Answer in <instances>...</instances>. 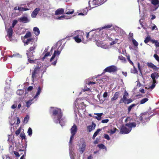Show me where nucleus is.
Returning <instances> with one entry per match:
<instances>
[{"instance_id": "f704fd0d", "label": "nucleus", "mask_w": 159, "mask_h": 159, "mask_svg": "<svg viewBox=\"0 0 159 159\" xmlns=\"http://www.w3.org/2000/svg\"><path fill=\"white\" fill-rule=\"evenodd\" d=\"M113 29H114L116 32L118 31H120V32H123L122 30L119 27H118L116 26H113Z\"/></svg>"}, {"instance_id": "9b49d317", "label": "nucleus", "mask_w": 159, "mask_h": 159, "mask_svg": "<svg viewBox=\"0 0 159 159\" xmlns=\"http://www.w3.org/2000/svg\"><path fill=\"white\" fill-rule=\"evenodd\" d=\"M7 34L6 37L8 41H11L12 36L13 33V29L11 27H9L7 30Z\"/></svg>"}, {"instance_id": "338daca9", "label": "nucleus", "mask_w": 159, "mask_h": 159, "mask_svg": "<svg viewBox=\"0 0 159 159\" xmlns=\"http://www.w3.org/2000/svg\"><path fill=\"white\" fill-rule=\"evenodd\" d=\"M20 137H21L22 139H25L26 136H25V135L24 134L21 133L20 134Z\"/></svg>"}, {"instance_id": "6e6d98bb", "label": "nucleus", "mask_w": 159, "mask_h": 159, "mask_svg": "<svg viewBox=\"0 0 159 159\" xmlns=\"http://www.w3.org/2000/svg\"><path fill=\"white\" fill-rule=\"evenodd\" d=\"M61 43L60 42H57L56 44L55 45V46H54V47H52L51 49V51H52V49L54 48H55L57 47L58 46H59V47L61 46Z\"/></svg>"}, {"instance_id": "052dcab7", "label": "nucleus", "mask_w": 159, "mask_h": 159, "mask_svg": "<svg viewBox=\"0 0 159 159\" xmlns=\"http://www.w3.org/2000/svg\"><path fill=\"white\" fill-rule=\"evenodd\" d=\"M104 137L105 139H107L108 140H109L110 139L109 136L107 134H104Z\"/></svg>"}, {"instance_id": "bb28decb", "label": "nucleus", "mask_w": 159, "mask_h": 159, "mask_svg": "<svg viewBox=\"0 0 159 159\" xmlns=\"http://www.w3.org/2000/svg\"><path fill=\"white\" fill-rule=\"evenodd\" d=\"M33 31L34 34L36 36L39 35L40 34L39 30L38 27H34L33 28Z\"/></svg>"}, {"instance_id": "603ef678", "label": "nucleus", "mask_w": 159, "mask_h": 159, "mask_svg": "<svg viewBox=\"0 0 159 159\" xmlns=\"http://www.w3.org/2000/svg\"><path fill=\"white\" fill-rule=\"evenodd\" d=\"M117 129L116 128H114L113 129H111L110 130V131L109 132V133H110L111 134H114Z\"/></svg>"}, {"instance_id": "09e8293b", "label": "nucleus", "mask_w": 159, "mask_h": 159, "mask_svg": "<svg viewBox=\"0 0 159 159\" xmlns=\"http://www.w3.org/2000/svg\"><path fill=\"white\" fill-rule=\"evenodd\" d=\"M28 10H29V9L23 7H20L19 9V11H25Z\"/></svg>"}, {"instance_id": "e433bc0d", "label": "nucleus", "mask_w": 159, "mask_h": 159, "mask_svg": "<svg viewBox=\"0 0 159 159\" xmlns=\"http://www.w3.org/2000/svg\"><path fill=\"white\" fill-rule=\"evenodd\" d=\"M151 37L150 36L148 35L145 39L144 42L145 43H147L149 42L150 41Z\"/></svg>"}, {"instance_id": "4d7b16f0", "label": "nucleus", "mask_w": 159, "mask_h": 159, "mask_svg": "<svg viewBox=\"0 0 159 159\" xmlns=\"http://www.w3.org/2000/svg\"><path fill=\"white\" fill-rule=\"evenodd\" d=\"M133 101V100L132 99L130 98L128 99H127L125 101V104H129L131 102H132Z\"/></svg>"}, {"instance_id": "e2e57ef3", "label": "nucleus", "mask_w": 159, "mask_h": 159, "mask_svg": "<svg viewBox=\"0 0 159 159\" xmlns=\"http://www.w3.org/2000/svg\"><path fill=\"white\" fill-rule=\"evenodd\" d=\"M88 11V10H87V11H86L85 10L83 12H81L79 13V15H85L87 14Z\"/></svg>"}, {"instance_id": "dca6fc26", "label": "nucleus", "mask_w": 159, "mask_h": 159, "mask_svg": "<svg viewBox=\"0 0 159 159\" xmlns=\"http://www.w3.org/2000/svg\"><path fill=\"white\" fill-rule=\"evenodd\" d=\"M96 0H93L92 1L89 0V7L92 8H93L97 6V5H98L101 3L98 2H96Z\"/></svg>"}, {"instance_id": "6ab92c4d", "label": "nucleus", "mask_w": 159, "mask_h": 159, "mask_svg": "<svg viewBox=\"0 0 159 159\" xmlns=\"http://www.w3.org/2000/svg\"><path fill=\"white\" fill-rule=\"evenodd\" d=\"M40 9L39 8H36L33 11L31 14V17L32 18H35L36 15L38 13L39 11H40Z\"/></svg>"}, {"instance_id": "5701e85b", "label": "nucleus", "mask_w": 159, "mask_h": 159, "mask_svg": "<svg viewBox=\"0 0 159 159\" xmlns=\"http://www.w3.org/2000/svg\"><path fill=\"white\" fill-rule=\"evenodd\" d=\"M96 126L95 124L93 122L92 123L91 125L88 126L87 127V129L88 130L89 132H90L93 130H94L95 127Z\"/></svg>"}, {"instance_id": "6e6552de", "label": "nucleus", "mask_w": 159, "mask_h": 159, "mask_svg": "<svg viewBox=\"0 0 159 159\" xmlns=\"http://www.w3.org/2000/svg\"><path fill=\"white\" fill-rule=\"evenodd\" d=\"M147 115L143 114L142 116H141L138 118H137V120L136 122H134L136 124V125H139L140 123V122H141L143 124L146 122L144 120H145L146 121H147L149 120V117H146Z\"/></svg>"}, {"instance_id": "20e7f679", "label": "nucleus", "mask_w": 159, "mask_h": 159, "mask_svg": "<svg viewBox=\"0 0 159 159\" xmlns=\"http://www.w3.org/2000/svg\"><path fill=\"white\" fill-rule=\"evenodd\" d=\"M107 78V77H106L105 78L98 79L97 80L96 82H91L89 81H85V84H87V85L88 86V87L87 86L85 87L83 90L84 91H89L90 90V89L89 88V87H90L89 86L92 84H103L106 81V79Z\"/></svg>"}, {"instance_id": "69168bd1", "label": "nucleus", "mask_w": 159, "mask_h": 159, "mask_svg": "<svg viewBox=\"0 0 159 159\" xmlns=\"http://www.w3.org/2000/svg\"><path fill=\"white\" fill-rule=\"evenodd\" d=\"M154 57L157 61L159 62V57L157 54H154Z\"/></svg>"}, {"instance_id": "aec40b11", "label": "nucleus", "mask_w": 159, "mask_h": 159, "mask_svg": "<svg viewBox=\"0 0 159 159\" xmlns=\"http://www.w3.org/2000/svg\"><path fill=\"white\" fill-rule=\"evenodd\" d=\"M86 146L85 143V142H83L79 148L80 152H81L82 153L85 151Z\"/></svg>"}, {"instance_id": "72a5a7b5", "label": "nucleus", "mask_w": 159, "mask_h": 159, "mask_svg": "<svg viewBox=\"0 0 159 159\" xmlns=\"http://www.w3.org/2000/svg\"><path fill=\"white\" fill-rule=\"evenodd\" d=\"M52 53V52H46L44 55V57L42 58V60H44V59L50 56L51 54Z\"/></svg>"}, {"instance_id": "13d9d810", "label": "nucleus", "mask_w": 159, "mask_h": 159, "mask_svg": "<svg viewBox=\"0 0 159 159\" xmlns=\"http://www.w3.org/2000/svg\"><path fill=\"white\" fill-rule=\"evenodd\" d=\"M32 58H28V62L30 63H34L35 61L36 60V59L34 60H32L31 59Z\"/></svg>"}, {"instance_id": "4c0bfd02", "label": "nucleus", "mask_w": 159, "mask_h": 159, "mask_svg": "<svg viewBox=\"0 0 159 159\" xmlns=\"http://www.w3.org/2000/svg\"><path fill=\"white\" fill-rule=\"evenodd\" d=\"M148 99L147 98H145L142 99L140 101V104H142L145 103L146 102L148 101Z\"/></svg>"}, {"instance_id": "2f4dec72", "label": "nucleus", "mask_w": 159, "mask_h": 159, "mask_svg": "<svg viewBox=\"0 0 159 159\" xmlns=\"http://www.w3.org/2000/svg\"><path fill=\"white\" fill-rule=\"evenodd\" d=\"M139 22L140 24L142 25V27H143L144 29L146 30V29L148 28V25L146 23H145L144 25H143L142 24L143 22H141L140 21V20H139Z\"/></svg>"}, {"instance_id": "f8f14e48", "label": "nucleus", "mask_w": 159, "mask_h": 159, "mask_svg": "<svg viewBox=\"0 0 159 159\" xmlns=\"http://www.w3.org/2000/svg\"><path fill=\"white\" fill-rule=\"evenodd\" d=\"M39 67H35L32 73V77L33 80L35 79L39 75Z\"/></svg>"}, {"instance_id": "f3484780", "label": "nucleus", "mask_w": 159, "mask_h": 159, "mask_svg": "<svg viewBox=\"0 0 159 159\" xmlns=\"http://www.w3.org/2000/svg\"><path fill=\"white\" fill-rule=\"evenodd\" d=\"M159 76L158 73L157 72H154L152 73L151 75V77L152 80L153 81L154 83H157V81L156 80L157 79Z\"/></svg>"}, {"instance_id": "a19ab883", "label": "nucleus", "mask_w": 159, "mask_h": 159, "mask_svg": "<svg viewBox=\"0 0 159 159\" xmlns=\"http://www.w3.org/2000/svg\"><path fill=\"white\" fill-rule=\"evenodd\" d=\"M112 25L111 24L106 25L102 27L101 29H109L111 28L112 26Z\"/></svg>"}, {"instance_id": "0e129e2a", "label": "nucleus", "mask_w": 159, "mask_h": 159, "mask_svg": "<svg viewBox=\"0 0 159 159\" xmlns=\"http://www.w3.org/2000/svg\"><path fill=\"white\" fill-rule=\"evenodd\" d=\"M157 83H154V82L153 81V82H152V84L150 87V88L151 89H153L155 86V85H156V84H157Z\"/></svg>"}, {"instance_id": "2eb2a0df", "label": "nucleus", "mask_w": 159, "mask_h": 159, "mask_svg": "<svg viewBox=\"0 0 159 159\" xmlns=\"http://www.w3.org/2000/svg\"><path fill=\"white\" fill-rule=\"evenodd\" d=\"M18 21L20 22L27 23L30 22V20L26 16H23L18 19Z\"/></svg>"}, {"instance_id": "473e14b6", "label": "nucleus", "mask_w": 159, "mask_h": 159, "mask_svg": "<svg viewBox=\"0 0 159 159\" xmlns=\"http://www.w3.org/2000/svg\"><path fill=\"white\" fill-rule=\"evenodd\" d=\"M101 131V129H97V130L94 133L93 137L92 138L93 139H94L96 137L97 135L99 132Z\"/></svg>"}, {"instance_id": "7ed1b4c3", "label": "nucleus", "mask_w": 159, "mask_h": 159, "mask_svg": "<svg viewBox=\"0 0 159 159\" xmlns=\"http://www.w3.org/2000/svg\"><path fill=\"white\" fill-rule=\"evenodd\" d=\"M42 89V88L39 86L38 88L37 91L36 92V94L34 96H33V98L30 99L26 102V107H27L29 108L30 107L32 104L37 100L41 93Z\"/></svg>"}, {"instance_id": "8fccbe9b", "label": "nucleus", "mask_w": 159, "mask_h": 159, "mask_svg": "<svg viewBox=\"0 0 159 159\" xmlns=\"http://www.w3.org/2000/svg\"><path fill=\"white\" fill-rule=\"evenodd\" d=\"M136 104H133L129 106L128 107V110L129 112L130 111L131 109L133 107L136 106Z\"/></svg>"}, {"instance_id": "58836bf2", "label": "nucleus", "mask_w": 159, "mask_h": 159, "mask_svg": "<svg viewBox=\"0 0 159 159\" xmlns=\"http://www.w3.org/2000/svg\"><path fill=\"white\" fill-rule=\"evenodd\" d=\"M33 89V87L32 86H30L25 89V95L27 93V92L31 91Z\"/></svg>"}, {"instance_id": "680f3d73", "label": "nucleus", "mask_w": 159, "mask_h": 159, "mask_svg": "<svg viewBox=\"0 0 159 159\" xmlns=\"http://www.w3.org/2000/svg\"><path fill=\"white\" fill-rule=\"evenodd\" d=\"M5 97L6 98L7 97H8L7 98V100H10V97H11V94H8L7 93H6V94H5Z\"/></svg>"}, {"instance_id": "3c124183", "label": "nucleus", "mask_w": 159, "mask_h": 159, "mask_svg": "<svg viewBox=\"0 0 159 159\" xmlns=\"http://www.w3.org/2000/svg\"><path fill=\"white\" fill-rule=\"evenodd\" d=\"M17 22L18 21L17 20H14L13 21L12 26H10V27H11L12 29V28H13L15 25L17 23Z\"/></svg>"}, {"instance_id": "9d476101", "label": "nucleus", "mask_w": 159, "mask_h": 159, "mask_svg": "<svg viewBox=\"0 0 159 159\" xmlns=\"http://www.w3.org/2000/svg\"><path fill=\"white\" fill-rule=\"evenodd\" d=\"M34 47H30L29 49L27 51L26 55L28 58H33L34 55H33V53L34 52Z\"/></svg>"}, {"instance_id": "39448f33", "label": "nucleus", "mask_w": 159, "mask_h": 159, "mask_svg": "<svg viewBox=\"0 0 159 159\" xmlns=\"http://www.w3.org/2000/svg\"><path fill=\"white\" fill-rule=\"evenodd\" d=\"M84 33L81 31H75L72 33V36H75L74 37L75 42L77 43H80L83 41V36L84 35Z\"/></svg>"}, {"instance_id": "5fc2aeb1", "label": "nucleus", "mask_w": 159, "mask_h": 159, "mask_svg": "<svg viewBox=\"0 0 159 159\" xmlns=\"http://www.w3.org/2000/svg\"><path fill=\"white\" fill-rule=\"evenodd\" d=\"M96 0V2H98L101 3L98 5H97V6L100 5L102 4H103L104 2H106L107 0H106L105 1H104V0Z\"/></svg>"}, {"instance_id": "49530a36", "label": "nucleus", "mask_w": 159, "mask_h": 159, "mask_svg": "<svg viewBox=\"0 0 159 159\" xmlns=\"http://www.w3.org/2000/svg\"><path fill=\"white\" fill-rule=\"evenodd\" d=\"M29 116L28 115H27L24 118V123L25 124L27 123L29 120Z\"/></svg>"}, {"instance_id": "79ce46f5", "label": "nucleus", "mask_w": 159, "mask_h": 159, "mask_svg": "<svg viewBox=\"0 0 159 159\" xmlns=\"http://www.w3.org/2000/svg\"><path fill=\"white\" fill-rule=\"evenodd\" d=\"M27 133H28L29 136H31L32 134V130L31 128L29 127L27 131Z\"/></svg>"}, {"instance_id": "a211bd4d", "label": "nucleus", "mask_w": 159, "mask_h": 159, "mask_svg": "<svg viewBox=\"0 0 159 159\" xmlns=\"http://www.w3.org/2000/svg\"><path fill=\"white\" fill-rule=\"evenodd\" d=\"M61 52V51L59 50H57V51L56 50L55 51L53 55L50 59V61H52L57 55V56H58L60 55Z\"/></svg>"}, {"instance_id": "1a4fd4ad", "label": "nucleus", "mask_w": 159, "mask_h": 159, "mask_svg": "<svg viewBox=\"0 0 159 159\" xmlns=\"http://www.w3.org/2000/svg\"><path fill=\"white\" fill-rule=\"evenodd\" d=\"M117 70V67L114 65H111L106 67L104 70L105 72H108L110 73H114Z\"/></svg>"}, {"instance_id": "c03bdc74", "label": "nucleus", "mask_w": 159, "mask_h": 159, "mask_svg": "<svg viewBox=\"0 0 159 159\" xmlns=\"http://www.w3.org/2000/svg\"><path fill=\"white\" fill-rule=\"evenodd\" d=\"M118 59L121 60L123 62H125L126 61V58L125 57H123L122 56H119L118 57Z\"/></svg>"}, {"instance_id": "4468645a", "label": "nucleus", "mask_w": 159, "mask_h": 159, "mask_svg": "<svg viewBox=\"0 0 159 159\" xmlns=\"http://www.w3.org/2000/svg\"><path fill=\"white\" fill-rule=\"evenodd\" d=\"M151 3L154 6L152 11H156L159 7V0H151Z\"/></svg>"}, {"instance_id": "393cba45", "label": "nucleus", "mask_w": 159, "mask_h": 159, "mask_svg": "<svg viewBox=\"0 0 159 159\" xmlns=\"http://www.w3.org/2000/svg\"><path fill=\"white\" fill-rule=\"evenodd\" d=\"M64 12V9L63 8H59L57 9L55 11V15H61L63 14Z\"/></svg>"}, {"instance_id": "a878e982", "label": "nucleus", "mask_w": 159, "mask_h": 159, "mask_svg": "<svg viewBox=\"0 0 159 159\" xmlns=\"http://www.w3.org/2000/svg\"><path fill=\"white\" fill-rule=\"evenodd\" d=\"M97 116H93V117L97 119L98 120H100L102 118V116L103 115V113H96L95 114Z\"/></svg>"}, {"instance_id": "4be33fe9", "label": "nucleus", "mask_w": 159, "mask_h": 159, "mask_svg": "<svg viewBox=\"0 0 159 159\" xmlns=\"http://www.w3.org/2000/svg\"><path fill=\"white\" fill-rule=\"evenodd\" d=\"M119 95V92H116L114 94L113 97L111 98L110 102H112L117 100L118 98Z\"/></svg>"}, {"instance_id": "864d4df0", "label": "nucleus", "mask_w": 159, "mask_h": 159, "mask_svg": "<svg viewBox=\"0 0 159 159\" xmlns=\"http://www.w3.org/2000/svg\"><path fill=\"white\" fill-rule=\"evenodd\" d=\"M132 43L134 46L135 47H137L139 45L138 43L134 39H132Z\"/></svg>"}, {"instance_id": "0eeeda50", "label": "nucleus", "mask_w": 159, "mask_h": 159, "mask_svg": "<svg viewBox=\"0 0 159 159\" xmlns=\"http://www.w3.org/2000/svg\"><path fill=\"white\" fill-rule=\"evenodd\" d=\"M77 126L75 125H74L71 127L70 129V133L71 135L70 138V140L69 141V146H70V144L71 141L74 139V136L77 133Z\"/></svg>"}, {"instance_id": "37998d69", "label": "nucleus", "mask_w": 159, "mask_h": 159, "mask_svg": "<svg viewBox=\"0 0 159 159\" xmlns=\"http://www.w3.org/2000/svg\"><path fill=\"white\" fill-rule=\"evenodd\" d=\"M98 146L99 148L100 149H105L106 150H107L106 147L103 144H98Z\"/></svg>"}, {"instance_id": "423d86ee", "label": "nucleus", "mask_w": 159, "mask_h": 159, "mask_svg": "<svg viewBox=\"0 0 159 159\" xmlns=\"http://www.w3.org/2000/svg\"><path fill=\"white\" fill-rule=\"evenodd\" d=\"M22 40L23 42L24 43L25 46L29 44H30L32 45L33 46H31L30 47H34L35 46L34 49H35L37 45L36 43V41L35 40L34 38H31L28 39H23Z\"/></svg>"}, {"instance_id": "c756f323", "label": "nucleus", "mask_w": 159, "mask_h": 159, "mask_svg": "<svg viewBox=\"0 0 159 159\" xmlns=\"http://www.w3.org/2000/svg\"><path fill=\"white\" fill-rule=\"evenodd\" d=\"M11 80H9V79H7L6 80V83L7 84V86L6 87H5V89L6 91V92L7 91V90L10 88V83H9V81H11Z\"/></svg>"}, {"instance_id": "a18cd8bd", "label": "nucleus", "mask_w": 159, "mask_h": 159, "mask_svg": "<svg viewBox=\"0 0 159 159\" xmlns=\"http://www.w3.org/2000/svg\"><path fill=\"white\" fill-rule=\"evenodd\" d=\"M131 72L134 74H136L138 73V71L136 69L134 66V67L131 69Z\"/></svg>"}, {"instance_id": "7c9ffc66", "label": "nucleus", "mask_w": 159, "mask_h": 159, "mask_svg": "<svg viewBox=\"0 0 159 159\" xmlns=\"http://www.w3.org/2000/svg\"><path fill=\"white\" fill-rule=\"evenodd\" d=\"M86 107V105L84 104V102H81L78 106L79 108L80 109H84Z\"/></svg>"}, {"instance_id": "de8ad7c7", "label": "nucleus", "mask_w": 159, "mask_h": 159, "mask_svg": "<svg viewBox=\"0 0 159 159\" xmlns=\"http://www.w3.org/2000/svg\"><path fill=\"white\" fill-rule=\"evenodd\" d=\"M20 151H24V154H23L20 158V159H25V157L26 156V150H20Z\"/></svg>"}, {"instance_id": "412c9836", "label": "nucleus", "mask_w": 159, "mask_h": 159, "mask_svg": "<svg viewBox=\"0 0 159 159\" xmlns=\"http://www.w3.org/2000/svg\"><path fill=\"white\" fill-rule=\"evenodd\" d=\"M69 154L70 156L71 159H74V153L72 149V144L71 143L70 146L69 145Z\"/></svg>"}, {"instance_id": "c85d7f7f", "label": "nucleus", "mask_w": 159, "mask_h": 159, "mask_svg": "<svg viewBox=\"0 0 159 159\" xmlns=\"http://www.w3.org/2000/svg\"><path fill=\"white\" fill-rule=\"evenodd\" d=\"M31 33L29 31H28L26 33L25 36H24V39H28L31 38H30V37L31 36Z\"/></svg>"}, {"instance_id": "b1692460", "label": "nucleus", "mask_w": 159, "mask_h": 159, "mask_svg": "<svg viewBox=\"0 0 159 159\" xmlns=\"http://www.w3.org/2000/svg\"><path fill=\"white\" fill-rule=\"evenodd\" d=\"M55 19L57 20H63L64 19H70L71 18V17L69 16H66L65 15H63L61 16L60 17H54Z\"/></svg>"}, {"instance_id": "f257e3e1", "label": "nucleus", "mask_w": 159, "mask_h": 159, "mask_svg": "<svg viewBox=\"0 0 159 159\" xmlns=\"http://www.w3.org/2000/svg\"><path fill=\"white\" fill-rule=\"evenodd\" d=\"M51 108L52 109V117L54 122L57 124L59 123L62 127L64 126L66 120L65 118H62V114L61 109L52 107Z\"/></svg>"}, {"instance_id": "774afa93", "label": "nucleus", "mask_w": 159, "mask_h": 159, "mask_svg": "<svg viewBox=\"0 0 159 159\" xmlns=\"http://www.w3.org/2000/svg\"><path fill=\"white\" fill-rule=\"evenodd\" d=\"M155 16L152 14H150V18L151 20H152L156 18Z\"/></svg>"}, {"instance_id": "f03ea898", "label": "nucleus", "mask_w": 159, "mask_h": 159, "mask_svg": "<svg viewBox=\"0 0 159 159\" xmlns=\"http://www.w3.org/2000/svg\"><path fill=\"white\" fill-rule=\"evenodd\" d=\"M136 126V124L134 122L130 123H127L125 125L122 126L120 131V133L122 134H127L131 131L132 128Z\"/></svg>"}, {"instance_id": "c9c22d12", "label": "nucleus", "mask_w": 159, "mask_h": 159, "mask_svg": "<svg viewBox=\"0 0 159 159\" xmlns=\"http://www.w3.org/2000/svg\"><path fill=\"white\" fill-rule=\"evenodd\" d=\"M24 91L23 89H19L16 91V93L17 95H21L23 94Z\"/></svg>"}, {"instance_id": "ddd939ff", "label": "nucleus", "mask_w": 159, "mask_h": 159, "mask_svg": "<svg viewBox=\"0 0 159 159\" xmlns=\"http://www.w3.org/2000/svg\"><path fill=\"white\" fill-rule=\"evenodd\" d=\"M11 119L13 120H11V125H13L15 123L16 119H17V124H18L20 123V120L19 118L18 117H16L15 116H14V113H13V115L11 116Z\"/></svg>"}, {"instance_id": "bf43d9fd", "label": "nucleus", "mask_w": 159, "mask_h": 159, "mask_svg": "<svg viewBox=\"0 0 159 159\" xmlns=\"http://www.w3.org/2000/svg\"><path fill=\"white\" fill-rule=\"evenodd\" d=\"M17 105V102H16L14 103L11 106V108L12 109H14L16 108Z\"/></svg>"}, {"instance_id": "ea45409f", "label": "nucleus", "mask_w": 159, "mask_h": 159, "mask_svg": "<svg viewBox=\"0 0 159 159\" xmlns=\"http://www.w3.org/2000/svg\"><path fill=\"white\" fill-rule=\"evenodd\" d=\"M74 12V10H71V11L69 9H66V14L69 15V14H72Z\"/></svg>"}, {"instance_id": "cd10ccee", "label": "nucleus", "mask_w": 159, "mask_h": 159, "mask_svg": "<svg viewBox=\"0 0 159 159\" xmlns=\"http://www.w3.org/2000/svg\"><path fill=\"white\" fill-rule=\"evenodd\" d=\"M148 66L152 68L153 70H157V68L156 66L154 65L152 63H150L148 64Z\"/></svg>"}]
</instances>
